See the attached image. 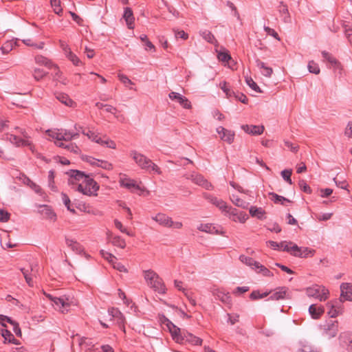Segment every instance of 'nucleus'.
Returning a JSON list of instances; mask_svg holds the SVG:
<instances>
[{"instance_id":"obj_1","label":"nucleus","mask_w":352,"mask_h":352,"mask_svg":"<svg viewBox=\"0 0 352 352\" xmlns=\"http://www.w3.org/2000/svg\"><path fill=\"white\" fill-rule=\"evenodd\" d=\"M130 156L133 158L135 162L142 169L145 170L148 173L152 175H162V172L161 168L151 160L138 153L135 151H132L130 153Z\"/></svg>"},{"instance_id":"obj_2","label":"nucleus","mask_w":352,"mask_h":352,"mask_svg":"<svg viewBox=\"0 0 352 352\" xmlns=\"http://www.w3.org/2000/svg\"><path fill=\"white\" fill-rule=\"evenodd\" d=\"M83 177H69L68 184H73L75 182H79L80 179ZM85 179L82 183L78 185L77 190L86 195H94L95 192L99 189V186L95 182L93 177H84Z\"/></svg>"},{"instance_id":"obj_3","label":"nucleus","mask_w":352,"mask_h":352,"mask_svg":"<svg viewBox=\"0 0 352 352\" xmlns=\"http://www.w3.org/2000/svg\"><path fill=\"white\" fill-rule=\"evenodd\" d=\"M46 133L50 138L56 140L55 144L58 147H63L67 144L63 143V141L69 142L72 139L78 138V133L63 129L57 130H47Z\"/></svg>"},{"instance_id":"obj_4","label":"nucleus","mask_w":352,"mask_h":352,"mask_svg":"<svg viewBox=\"0 0 352 352\" xmlns=\"http://www.w3.org/2000/svg\"><path fill=\"white\" fill-rule=\"evenodd\" d=\"M288 244L292 245V246L289 247V245H285L283 248V251L289 252L292 255L296 257L307 258L308 256H313L316 252L315 250L310 249L309 248L298 247L292 241H289Z\"/></svg>"},{"instance_id":"obj_5","label":"nucleus","mask_w":352,"mask_h":352,"mask_svg":"<svg viewBox=\"0 0 352 352\" xmlns=\"http://www.w3.org/2000/svg\"><path fill=\"white\" fill-rule=\"evenodd\" d=\"M292 292L287 287H278L275 289L274 292L270 296L269 300H280L284 299H291Z\"/></svg>"},{"instance_id":"obj_6","label":"nucleus","mask_w":352,"mask_h":352,"mask_svg":"<svg viewBox=\"0 0 352 352\" xmlns=\"http://www.w3.org/2000/svg\"><path fill=\"white\" fill-rule=\"evenodd\" d=\"M56 306L55 309H58L63 314L67 313L69 310L70 303L69 299L65 297H52L51 295L47 296Z\"/></svg>"},{"instance_id":"obj_7","label":"nucleus","mask_w":352,"mask_h":352,"mask_svg":"<svg viewBox=\"0 0 352 352\" xmlns=\"http://www.w3.org/2000/svg\"><path fill=\"white\" fill-rule=\"evenodd\" d=\"M306 293L308 296L319 299L320 301L325 300L329 294L328 290L324 288L321 289L318 285L313 287H308Z\"/></svg>"},{"instance_id":"obj_8","label":"nucleus","mask_w":352,"mask_h":352,"mask_svg":"<svg viewBox=\"0 0 352 352\" xmlns=\"http://www.w3.org/2000/svg\"><path fill=\"white\" fill-rule=\"evenodd\" d=\"M340 346L344 349L347 352H352V332L345 331L340 334L339 338Z\"/></svg>"},{"instance_id":"obj_9","label":"nucleus","mask_w":352,"mask_h":352,"mask_svg":"<svg viewBox=\"0 0 352 352\" xmlns=\"http://www.w3.org/2000/svg\"><path fill=\"white\" fill-rule=\"evenodd\" d=\"M7 138L12 144H14L16 146H28L32 153L34 152V146L32 144L30 140L23 139L17 135L12 134L9 135Z\"/></svg>"},{"instance_id":"obj_10","label":"nucleus","mask_w":352,"mask_h":352,"mask_svg":"<svg viewBox=\"0 0 352 352\" xmlns=\"http://www.w3.org/2000/svg\"><path fill=\"white\" fill-rule=\"evenodd\" d=\"M121 186L126 188L132 192H142L144 190V188L141 186V183L138 184L133 179H131L127 177H124L120 180Z\"/></svg>"},{"instance_id":"obj_11","label":"nucleus","mask_w":352,"mask_h":352,"mask_svg":"<svg viewBox=\"0 0 352 352\" xmlns=\"http://www.w3.org/2000/svg\"><path fill=\"white\" fill-rule=\"evenodd\" d=\"M168 97L170 100L178 102L184 109H189L192 107L191 102L188 100V98L177 92H170Z\"/></svg>"},{"instance_id":"obj_12","label":"nucleus","mask_w":352,"mask_h":352,"mask_svg":"<svg viewBox=\"0 0 352 352\" xmlns=\"http://www.w3.org/2000/svg\"><path fill=\"white\" fill-rule=\"evenodd\" d=\"M167 327L169 329L173 340L178 344H179V342H182V340H184L182 338L183 330L175 326L170 321H169L167 324Z\"/></svg>"},{"instance_id":"obj_13","label":"nucleus","mask_w":352,"mask_h":352,"mask_svg":"<svg viewBox=\"0 0 352 352\" xmlns=\"http://www.w3.org/2000/svg\"><path fill=\"white\" fill-rule=\"evenodd\" d=\"M217 132L220 135V138L228 144H232L234 139V132L228 130L220 126L217 128Z\"/></svg>"},{"instance_id":"obj_14","label":"nucleus","mask_w":352,"mask_h":352,"mask_svg":"<svg viewBox=\"0 0 352 352\" xmlns=\"http://www.w3.org/2000/svg\"><path fill=\"white\" fill-rule=\"evenodd\" d=\"M182 342H179L181 344H190L191 345H201L202 340L199 337L194 336L193 334L183 329Z\"/></svg>"},{"instance_id":"obj_15","label":"nucleus","mask_w":352,"mask_h":352,"mask_svg":"<svg viewBox=\"0 0 352 352\" xmlns=\"http://www.w3.org/2000/svg\"><path fill=\"white\" fill-rule=\"evenodd\" d=\"M108 313L112 318L116 320L118 325L124 329L125 318L122 312L118 308L111 307L108 309Z\"/></svg>"},{"instance_id":"obj_16","label":"nucleus","mask_w":352,"mask_h":352,"mask_svg":"<svg viewBox=\"0 0 352 352\" xmlns=\"http://www.w3.org/2000/svg\"><path fill=\"white\" fill-rule=\"evenodd\" d=\"M322 55L335 70H338L339 72L341 73L342 69V65L335 57L325 51L322 52Z\"/></svg>"},{"instance_id":"obj_17","label":"nucleus","mask_w":352,"mask_h":352,"mask_svg":"<svg viewBox=\"0 0 352 352\" xmlns=\"http://www.w3.org/2000/svg\"><path fill=\"white\" fill-rule=\"evenodd\" d=\"M277 10L285 23H291V16L288 10V6L283 1H280L277 6Z\"/></svg>"},{"instance_id":"obj_18","label":"nucleus","mask_w":352,"mask_h":352,"mask_svg":"<svg viewBox=\"0 0 352 352\" xmlns=\"http://www.w3.org/2000/svg\"><path fill=\"white\" fill-rule=\"evenodd\" d=\"M340 298L344 300H352V284L348 283H342L340 285Z\"/></svg>"},{"instance_id":"obj_19","label":"nucleus","mask_w":352,"mask_h":352,"mask_svg":"<svg viewBox=\"0 0 352 352\" xmlns=\"http://www.w3.org/2000/svg\"><path fill=\"white\" fill-rule=\"evenodd\" d=\"M241 129L247 133L257 135H261L264 131V126L262 125H248L243 124L241 126Z\"/></svg>"},{"instance_id":"obj_20","label":"nucleus","mask_w":352,"mask_h":352,"mask_svg":"<svg viewBox=\"0 0 352 352\" xmlns=\"http://www.w3.org/2000/svg\"><path fill=\"white\" fill-rule=\"evenodd\" d=\"M148 285L159 294H164L166 293V286L160 276L150 282Z\"/></svg>"},{"instance_id":"obj_21","label":"nucleus","mask_w":352,"mask_h":352,"mask_svg":"<svg viewBox=\"0 0 352 352\" xmlns=\"http://www.w3.org/2000/svg\"><path fill=\"white\" fill-rule=\"evenodd\" d=\"M325 309L322 305L316 304L311 305L309 307V312L314 319H318L324 312Z\"/></svg>"},{"instance_id":"obj_22","label":"nucleus","mask_w":352,"mask_h":352,"mask_svg":"<svg viewBox=\"0 0 352 352\" xmlns=\"http://www.w3.org/2000/svg\"><path fill=\"white\" fill-rule=\"evenodd\" d=\"M153 219L163 226L171 228L173 220L165 214L159 213L155 217H153Z\"/></svg>"},{"instance_id":"obj_23","label":"nucleus","mask_w":352,"mask_h":352,"mask_svg":"<svg viewBox=\"0 0 352 352\" xmlns=\"http://www.w3.org/2000/svg\"><path fill=\"white\" fill-rule=\"evenodd\" d=\"M0 333L1 336L4 338L3 342L6 343H12L16 345L20 344V342L19 340L16 339L13 334L8 329H1Z\"/></svg>"},{"instance_id":"obj_24","label":"nucleus","mask_w":352,"mask_h":352,"mask_svg":"<svg viewBox=\"0 0 352 352\" xmlns=\"http://www.w3.org/2000/svg\"><path fill=\"white\" fill-rule=\"evenodd\" d=\"M65 243L76 254H80L84 252V248L77 241L65 237Z\"/></svg>"},{"instance_id":"obj_25","label":"nucleus","mask_w":352,"mask_h":352,"mask_svg":"<svg viewBox=\"0 0 352 352\" xmlns=\"http://www.w3.org/2000/svg\"><path fill=\"white\" fill-rule=\"evenodd\" d=\"M19 181H21L24 184L29 186L36 193L41 195L43 194L42 188L36 183L32 182L30 177H16Z\"/></svg>"},{"instance_id":"obj_26","label":"nucleus","mask_w":352,"mask_h":352,"mask_svg":"<svg viewBox=\"0 0 352 352\" xmlns=\"http://www.w3.org/2000/svg\"><path fill=\"white\" fill-rule=\"evenodd\" d=\"M123 18L126 23L128 28L131 30L133 29L135 18L133 16V11L130 8L127 7L124 8Z\"/></svg>"},{"instance_id":"obj_27","label":"nucleus","mask_w":352,"mask_h":352,"mask_svg":"<svg viewBox=\"0 0 352 352\" xmlns=\"http://www.w3.org/2000/svg\"><path fill=\"white\" fill-rule=\"evenodd\" d=\"M249 212L252 217H256L259 220H263L266 218L265 211L262 208L251 206L249 209Z\"/></svg>"},{"instance_id":"obj_28","label":"nucleus","mask_w":352,"mask_h":352,"mask_svg":"<svg viewBox=\"0 0 352 352\" xmlns=\"http://www.w3.org/2000/svg\"><path fill=\"white\" fill-rule=\"evenodd\" d=\"M206 198L209 200V201L211 204L218 207L222 211L226 210V209L228 208V205L226 202H225L223 200L221 199H218L217 197L212 195H208L206 197Z\"/></svg>"},{"instance_id":"obj_29","label":"nucleus","mask_w":352,"mask_h":352,"mask_svg":"<svg viewBox=\"0 0 352 352\" xmlns=\"http://www.w3.org/2000/svg\"><path fill=\"white\" fill-rule=\"evenodd\" d=\"M256 63L257 67L261 69V72L263 76L265 77H270L272 76L273 73L272 68L266 66L265 64L259 59H257Z\"/></svg>"},{"instance_id":"obj_30","label":"nucleus","mask_w":352,"mask_h":352,"mask_svg":"<svg viewBox=\"0 0 352 352\" xmlns=\"http://www.w3.org/2000/svg\"><path fill=\"white\" fill-rule=\"evenodd\" d=\"M192 181L193 183L202 186L206 190H210L212 188V185L210 182H209L206 177H192Z\"/></svg>"},{"instance_id":"obj_31","label":"nucleus","mask_w":352,"mask_h":352,"mask_svg":"<svg viewBox=\"0 0 352 352\" xmlns=\"http://www.w3.org/2000/svg\"><path fill=\"white\" fill-rule=\"evenodd\" d=\"M56 98L61 103H63L68 107H72L74 103V102L71 98H69L68 95H67L65 94H63V93L57 94L56 96Z\"/></svg>"},{"instance_id":"obj_32","label":"nucleus","mask_w":352,"mask_h":352,"mask_svg":"<svg viewBox=\"0 0 352 352\" xmlns=\"http://www.w3.org/2000/svg\"><path fill=\"white\" fill-rule=\"evenodd\" d=\"M239 260L241 262L250 267L253 270L255 269L256 265H258V262L256 261L254 258L245 255H241L239 256Z\"/></svg>"},{"instance_id":"obj_33","label":"nucleus","mask_w":352,"mask_h":352,"mask_svg":"<svg viewBox=\"0 0 352 352\" xmlns=\"http://www.w3.org/2000/svg\"><path fill=\"white\" fill-rule=\"evenodd\" d=\"M254 270L257 273L261 274L264 276L272 277L274 276L273 273L270 270L261 265L260 263H258V265H256Z\"/></svg>"},{"instance_id":"obj_34","label":"nucleus","mask_w":352,"mask_h":352,"mask_svg":"<svg viewBox=\"0 0 352 352\" xmlns=\"http://www.w3.org/2000/svg\"><path fill=\"white\" fill-rule=\"evenodd\" d=\"M43 210H41V213L47 219L51 220H56V214L52 210V209L46 205L43 206Z\"/></svg>"},{"instance_id":"obj_35","label":"nucleus","mask_w":352,"mask_h":352,"mask_svg":"<svg viewBox=\"0 0 352 352\" xmlns=\"http://www.w3.org/2000/svg\"><path fill=\"white\" fill-rule=\"evenodd\" d=\"M338 332V325L337 322H333L331 324V327H329L328 329H325L324 333L328 338H333L336 336Z\"/></svg>"},{"instance_id":"obj_36","label":"nucleus","mask_w":352,"mask_h":352,"mask_svg":"<svg viewBox=\"0 0 352 352\" xmlns=\"http://www.w3.org/2000/svg\"><path fill=\"white\" fill-rule=\"evenodd\" d=\"M271 199L275 204H280L282 205H284V202L291 203V201L283 196L278 195L276 193H270Z\"/></svg>"},{"instance_id":"obj_37","label":"nucleus","mask_w":352,"mask_h":352,"mask_svg":"<svg viewBox=\"0 0 352 352\" xmlns=\"http://www.w3.org/2000/svg\"><path fill=\"white\" fill-rule=\"evenodd\" d=\"M35 62L37 64L43 65L50 68H51V66L52 65V63L50 62L49 59L41 55H37L35 56Z\"/></svg>"},{"instance_id":"obj_38","label":"nucleus","mask_w":352,"mask_h":352,"mask_svg":"<svg viewBox=\"0 0 352 352\" xmlns=\"http://www.w3.org/2000/svg\"><path fill=\"white\" fill-rule=\"evenodd\" d=\"M198 230L208 233H214L217 232V230H215V227L210 223L201 224L198 227Z\"/></svg>"},{"instance_id":"obj_39","label":"nucleus","mask_w":352,"mask_h":352,"mask_svg":"<svg viewBox=\"0 0 352 352\" xmlns=\"http://www.w3.org/2000/svg\"><path fill=\"white\" fill-rule=\"evenodd\" d=\"M158 276H159L157 275V274H156L153 270H150L144 271V278H145L146 283H148V285H149L150 282H152L155 278H157Z\"/></svg>"},{"instance_id":"obj_40","label":"nucleus","mask_w":352,"mask_h":352,"mask_svg":"<svg viewBox=\"0 0 352 352\" xmlns=\"http://www.w3.org/2000/svg\"><path fill=\"white\" fill-rule=\"evenodd\" d=\"M21 271L25 279L26 283L29 286L32 287L34 285V282L30 270L25 268H21Z\"/></svg>"},{"instance_id":"obj_41","label":"nucleus","mask_w":352,"mask_h":352,"mask_svg":"<svg viewBox=\"0 0 352 352\" xmlns=\"http://www.w3.org/2000/svg\"><path fill=\"white\" fill-rule=\"evenodd\" d=\"M50 3L53 8L54 12L58 15H61L63 13V9L60 6V0H50Z\"/></svg>"},{"instance_id":"obj_42","label":"nucleus","mask_w":352,"mask_h":352,"mask_svg":"<svg viewBox=\"0 0 352 352\" xmlns=\"http://www.w3.org/2000/svg\"><path fill=\"white\" fill-rule=\"evenodd\" d=\"M308 70L310 73L318 74L320 72L318 65L314 60H310L307 65Z\"/></svg>"},{"instance_id":"obj_43","label":"nucleus","mask_w":352,"mask_h":352,"mask_svg":"<svg viewBox=\"0 0 352 352\" xmlns=\"http://www.w3.org/2000/svg\"><path fill=\"white\" fill-rule=\"evenodd\" d=\"M245 82L247 85L252 89L254 91H255L257 93H262V91L261 90L260 87L257 85V84L252 80L251 78L247 77L245 78Z\"/></svg>"},{"instance_id":"obj_44","label":"nucleus","mask_w":352,"mask_h":352,"mask_svg":"<svg viewBox=\"0 0 352 352\" xmlns=\"http://www.w3.org/2000/svg\"><path fill=\"white\" fill-rule=\"evenodd\" d=\"M65 56L76 66H78L81 63V61L78 58V57L75 54H74L72 51H70Z\"/></svg>"},{"instance_id":"obj_45","label":"nucleus","mask_w":352,"mask_h":352,"mask_svg":"<svg viewBox=\"0 0 352 352\" xmlns=\"http://www.w3.org/2000/svg\"><path fill=\"white\" fill-rule=\"evenodd\" d=\"M201 35L208 43H213L215 41V38L214 35L212 34L211 32L208 30H204L201 32Z\"/></svg>"},{"instance_id":"obj_46","label":"nucleus","mask_w":352,"mask_h":352,"mask_svg":"<svg viewBox=\"0 0 352 352\" xmlns=\"http://www.w3.org/2000/svg\"><path fill=\"white\" fill-rule=\"evenodd\" d=\"M231 200L236 206L241 207L243 208H245L247 206V203L244 200L239 198L238 196L233 195Z\"/></svg>"},{"instance_id":"obj_47","label":"nucleus","mask_w":352,"mask_h":352,"mask_svg":"<svg viewBox=\"0 0 352 352\" xmlns=\"http://www.w3.org/2000/svg\"><path fill=\"white\" fill-rule=\"evenodd\" d=\"M112 243L117 247L120 248H124L126 246L125 241L122 239L120 236H115L112 239Z\"/></svg>"},{"instance_id":"obj_48","label":"nucleus","mask_w":352,"mask_h":352,"mask_svg":"<svg viewBox=\"0 0 352 352\" xmlns=\"http://www.w3.org/2000/svg\"><path fill=\"white\" fill-rule=\"evenodd\" d=\"M327 308L329 309L328 314L331 318H335L338 315L339 311L334 307L333 305L327 303Z\"/></svg>"},{"instance_id":"obj_49","label":"nucleus","mask_w":352,"mask_h":352,"mask_svg":"<svg viewBox=\"0 0 352 352\" xmlns=\"http://www.w3.org/2000/svg\"><path fill=\"white\" fill-rule=\"evenodd\" d=\"M46 74L47 73L45 72H44L43 69H39V68H36L34 70L33 76L35 80H40L46 75Z\"/></svg>"},{"instance_id":"obj_50","label":"nucleus","mask_w":352,"mask_h":352,"mask_svg":"<svg viewBox=\"0 0 352 352\" xmlns=\"http://www.w3.org/2000/svg\"><path fill=\"white\" fill-rule=\"evenodd\" d=\"M13 48V43L12 41L6 42L1 47V50L3 54H8L10 51H12Z\"/></svg>"},{"instance_id":"obj_51","label":"nucleus","mask_w":352,"mask_h":352,"mask_svg":"<svg viewBox=\"0 0 352 352\" xmlns=\"http://www.w3.org/2000/svg\"><path fill=\"white\" fill-rule=\"evenodd\" d=\"M63 148H67L70 152H72L76 154L79 153L80 151L79 147L73 143H68L66 145H65V146H63Z\"/></svg>"},{"instance_id":"obj_52","label":"nucleus","mask_w":352,"mask_h":352,"mask_svg":"<svg viewBox=\"0 0 352 352\" xmlns=\"http://www.w3.org/2000/svg\"><path fill=\"white\" fill-rule=\"evenodd\" d=\"M114 224L116 228L120 230L122 233H125L129 236H132V233L127 231L126 228H124L122 223L118 219L114 220Z\"/></svg>"},{"instance_id":"obj_53","label":"nucleus","mask_w":352,"mask_h":352,"mask_svg":"<svg viewBox=\"0 0 352 352\" xmlns=\"http://www.w3.org/2000/svg\"><path fill=\"white\" fill-rule=\"evenodd\" d=\"M65 173L68 176H90L89 175L85 174L84 172L74 169H70L69 170H67Z\"/></svg>"},{"instance_id":"obj_54","label":"nucleus","mask_w":352,"mask_h":352,"mask_svg":"<svg viewBox=\"0 0 352 352\" xmlns=\"http://www.w3.org/2000/svg\"><path fill=\"white\" fill-rule=\"evenodd\" d=\"M264 30L267 33V34L273 36L274 38H276L278 41H280V37H279L278 33L274 29H272L268 26H264Z\"/></svg>"},{"instance_id":"obj_55","label":"nucleus","mask_w":352,"mask_h":352,"mask_svg":"<svg viewBox=\"0 0 352 352\" xmlns=\"http://www.w3.org/2000/svg\"><path fill=\"white\" fill-rule=\"evenodd\" d=\"M218 59L222 62H228L231 59L230 55L226 52H219L217 55Z\"/></svg>"},{"instance_id":"obj_56","label":"nucleus","mask_w":352,"mask_h":352,"mask_svg":"<svg viewBox=\"0 0 352 352\" xmlns=\"http://www.w3.org/2000/svg\"><path fill=\"white\" fill-rule=\"evenodd\" d=\"M219 298L225 303H230L231 302V297L229 294H224L223 292H219L218 294Z\"/></svg>"},{"instance_id":"obj_57","label":"nucleus","mask_w":352,"mask_h":352,"mask_svg":"<svg viewBox=\"0 0 352 352\" xmlns=\"http://www.w3.org/2000/svg\"><path fill=\"white\" fill-rule=\"evenodd\" d=\"M10 214L7 211L0 209V221L7 222L10 219Z\"/></svg>"},{"instance_id":"obj_58","label":"nucleus","mask_w":352,"mask_h":352,"mask_svg":"<svg viewBox=\"0 0 352 352\" xmlns=\"http://www.w3.org/2000/svg\"><path fill=\"white\" fill-rule=\"evenodd\" d=\"M16 131H19V133L22 135V138L25 140H29L31 138V136L30 133L24 129H22L21 127L16 126L15 128Z\"/></svg>"},{"instance_id":"obj_59","label":"nucleus","mask_w":352,"mask_h":352,"mask_svg":"<svg viewBox=\"0 0 352 352\" xmlns=\"http://www.w3.org/2000/svg\"><path fill=\"white\" fill-rule=\"evenodd\" d=\"M224 212H226L229 213L230 215H232L233 217L232 220L236 221L235 217L239 214L237 209L234 208L232 206H228V208L226 209V210H224Z\"/></svg>"},{"instance_id":"obj_60","label":"nucleus","mask_w":352,"mask_h":352,"mask_svg":"<svg viewBox=\"0 0 352 352\" xmlns=\"http://www.w3.org/2000/svg\"><path fill=\"white\" fill-rule=\"evenodd\" d=\"M299 186L303 192L307 194L311 193V188L304 182V180L299 181Z\"/></svg>"},{"instance_id":"obj_61","label":"nucleus","mask_w":352,"mask_h":352,"mask_svg":"<svg viewBox=\"0 0 352 352\" xmlns=\"http://www.w3.org/2000/svg\"><path fill=\"white\" fill-rule=\"evenodd\" d=\"M296 352H319L316 349L309 345H303Z\"/></svg>"},{"instance_id":"obj_62","label":"nucleus","mask_w":352,"mask_h":352,"mask_svg":"<svg viewBox=\"0 0 352 352\" xmlns=\"http://www.w3.org/2000/svg\"><path fill=\"white\" fill-rule=\"evenodd\" d=\"M101 254L107 260H108L112 264L115 262V261H117L116 256H114L113 254L110 253L104 252V250L101 251Z\"/></svg>"},{"instance_id":"obj_63","label":"nucleus","mask_w":352,"mask_h":352,"mask_svg":"<svg viewBox=\"0 0 352 352\" xmlns=\"http://www.w3.org/2000/svg\"><path fill=\"white\" fill-rule=\"evenodd\" d=\"M234 98L243 104H247L248 101L247 96L245 94L239 92H236Z\"/></svg>"},{"instance_id":"obj_64","label":"nucleus","mask_w":352,"mask_h":352,"mask_svg":"<svg viewBox=\"0 0 352 352\" xmlns=\"http://www.w3.org/2000/svg\"><path fill=\"white\" fill-rule=\"evenodd\" d=\"M226 5L233 11L234 16H236L238 19H240L239 14L236 10V6L234 5V3L230 1H228L226 3Z\"/></svg>"}]
</instances>
